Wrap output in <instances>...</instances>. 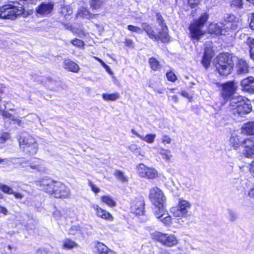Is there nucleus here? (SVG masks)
<instances>
[{"mask_svg": "<svg viewBox=\"0 0 254 254\" xmlns=\"http://www.w3.org/2000/svg\"><path fill=\"white\" fill-rule=\"evenodd\" d=\"M128 149L137 156L142 157L145 156V152L141 150L140 148L135 144H132L129 145Z\"/></svg>", "mask_w": 254, "mask_h": 254, "instance_id": "obj_31", "label": "nucleus"}, {"mask_svg": "<svg viewBox=\"0 0 254 254\" xmlns=\"http://www.w3.org/2000/svg\"><path fill=\"white\" fill-rule=\"evenodd\" d=\"M77 14L78 16L87 18H90L92 16V14L84 7H80L78 9Z\"/></svg>", "mask_w": 254, "mask_h": 254, "instance_id": "obj_34", "label": "nucleus"}, {"mask_svg": "<svg viewBox=\"0 0 254 254\" xmlns=\"http://www.w3.org/2000/svg\"><path fill=\"white\" fill-rule=\"evenodd\" d=\"M5 88V87L3 84H0V94H3L4 93Z\"/></svg>", "mask_w": 254, "mask_h": 254, "instance_id": "obj_64", "label": "nucleus"}, {"mask_svg": "<svg viewBox=\"0 0 254 254\" xmlns=\"http://www.w3.org/2000/svg\"><path fill=\"white\" fill-rule=\"evenodd\" d=\"M52 195L56 198H66L70 197V190L64 184L58 182Z\"/></svg>", "mask_w": 254, "mask_h": 254, "instance_id": "obj_12", "label": "nucleus"}, {"mask_svg": "<svg viewBox=\"0 0 254 254\" xmlns=\"http://www.w3.org/2000/svg\"><path fill=\"white\" fill-rule=\"evenodd\" d=\"M57 183L51 180H43L41 182H38L37 185L45 191L52 195Z\"/></svg>", "mask_w": 254, "mask_h": 254, "instance_id": "obj_15", "label": "nucleus"}, {"mask_svg": "<svg viewBox=\"0 0 254 254\" xmlns=\"http://www.w3.org/2000/svg\"><path fill=\"white\" fill-rule=\"evenodd\" d=\"M14 124H17L18 126H21L22 124L21 121L16 118H15L14 116H13V119H12V120Z\"/></svg>", "mask_w": 254, "mask_h": 254, "instance_id": "obj_57", "label": "nucleus"}, {"mask_svg": "<svg viewBox=\"0 0 254 254\" xmlns=\"http://www.w3.org/2000/svg\"><path fill=\"white\" fill-rule=\"evenodd\" d=\"M230 143L232 147L237 149L241 145H243V140H242L240 135L235 133H233L230 139Z\"/></svg>", "mask_w": 254, "mask_h": 254, "instance_id": "obj_26", "label": "nucleus"}, {"mask_svg": "<svg viewBox=\"0 0 254 254\" xmlns=\"http://www.w3.org/2000/svg\"><path fill=\"white\" fill-rule=\"evenodd\" d=\"M102 98L107 101H115L120 98V95L118 93L112 94L104 93L102 94Z\"/></svg>", "mask_w": 254, "mask_h": 254, "instance_id": "obj_33", "label": "nucleus"}, {"mask_svg": "<svg viewBox=\"0 0 254 254\" xmlns=\"http://www.w3.org/2000/svg\"><path fill=\"white\" fill-rule=\"evenodd\" d=\"M240 85L243 91L254 93V78L249 76L241 80Z\"/></svg>", "mask_w": 254, "mask_h": 254, "instance_id": "obj_18", "label": "nucleus"}, {"mask_svg": "<svg viewBox=\"0 0 254 254\" xmlns=\"http://www.w3.org/2000/svg\"><path fill=\"white\" fill-rule=\"evenodd\" d=\"M101 64L106 69V70L109 73H110L111 74H112L113 73L112 71L111 70L109 66L107 64H106L104 62H103L102 63H101Z\"/></svg>", "mask_w": 254, "mask_h": 254, "instance_id": "obj_55", "label": "nucleus"}, {"mask_svg": "<svg viewBox=\"0 0 254 254\" xmlns=\"http://www.w3.org/2000/svg\"><path fill=\"white\" fill-rule=\"evenodd\" d=\"M159 153L163 158L167 161H170L172 157L170 150L163 148L159 149Z\"/></svg>", "mask_w": 254, "mask_h": 254, "instance_id": "obj_36", "label": "nucleus"}, {"mask_svg": "<svg viewBox=\"0 0 254 254\" xmlns=\"http://www.w3.org/2000/svg\"><path fill=\"white\" fill-rule=\"evenodd\" d=\"M54 216L55 218L58 219L61 216V213L60 211L56 210L54 212Z\"/></svg>", "mask_w": 254, "mask_h": 254, "instance_id": "obj_62", "label": "nucleus"}, {"mask_svg": "<svg viewBox=\"0 0 254 254\" xmlns=\"http://www.w3.org/2000/svg\"><path fill=\"white\" fill-rule=\"evenodd\" d=\"M133 42L132 40L127 38L126 39L125 44L126 46L130 47L133 45Z\"/></svg>", "mask_w": 254, "mask_h": 254, "instance_id": "obj_59", "label": "nucleus"}, {"mask_svg": "<svg viewBox=\"0 0 254 254\" xmlns=\"http://www.w3.org/2000/svg\"><path fill=\"white\" fill-rule=\"evenodd\" d=\"M54 6L52 2H43L36 8V13L42 16H47L50 14Z\"/></svg>", "mask_w": 254, "mask_h": 254, "instance_id": "obj_13", "label": "nucleus"}, {"mask_svg": "<svg viewBox=\"0 0 254 254\" xmlns=\"http://www.w3.org/2000/svg\"><path fill=\"white\" fill-rule=\"evenodd\" d=\"M12 194L14 195V197L16 199H21L23 198L24 197V195L22 193L18 192H15L14 191H13V193H12Z\"/></svg>", "mask_w": 254, "mask_h": 254, "instance_id": "obj_54", "label": "nucleus"}, {"mask_svg": "<svg viewBox=\"0 0 254 254\" xmlns=\"http://www.w3.org/2000/svg\"><path fill=\"white\" fill-rule=\"evenodd\" d=\"M149 196L154 205V210L158 209L162 211L166 198L162 190L157 187H153L150 189Z\"/></svg>", "mask_w": 254, "mask_h": 254, "instance_id": "obj_9", "label": "nucleus"}, {"mask_svg": "<svg viewBox=\"0 0 254 254\" xmlns=\"http://www.w3.org/2000/svg\"><path fill=\"white\" fill-rule=\"evenodd\" d=\"M0 213H3L6 215L8 213L7 209L5 207L0 205Z\"/></svg>", "mask_w": 254, "mask_h": 254, "instance_id": "obj_58", "label": "nucleus"}, {"mask_svg": "<svg viewBox=\"0 0 254 254\" xmlns=\"http://www.w3.org/2000/svg\"><path fill=\"white\" fill-rule=\"evenodd\" d=\"M246 43L250 46L251 56L254 60V39L247 36Z\"/></svg>", "mask_w": 254, "mask_h": 254, "instance_id": "obj_40", "label": "nucleus"}, {"mask_svg": "<svg viewBox=\"0 0 254 254\" xmlns=\"http://www.w3.org/2000/svg\"><path fill=\"white\" fill-rule=\"evenodd\" d=\"M77 246L76 243L69 239H65L63 241V248L64 249L70 250Z\"/></svg>", "mask_w": 254, "mask_h": 254, "instance_id": "obj_30", "label": "nucleus"}, {"mask_svg": "<svg viewBox=\"0 0 254 254\" xmlns=\"http://www.w3.org/2000/svg\"><path fill=\"white\" fill-rule=\"evenodd\" d=\"M206 45L207 46L205 48V52L202 60V64L206 68L210 65L211 59L213 56V51L211 48V42H207Z\"/></svg>", "mask_w": 254, "mask_h": 254, "instance_id": "obj_17", "label": "nucleus"}, {"mask_svg": "<svg viewBox=\"0 0 254 254\" xmlns=\"http://www.w3.org/2000/svg\"><path fill=\"white\" fill-rule=\"evenodd\" d=\"M105 0H90V5L93 9H98L103 4Z\"/></svg>", "mask_w": 254, "mask_h": 254, "instance_id": "obj_39", "label": "nucleus"}, {"mask_svg": "<svg viewBox=\"0 0 254 254\" xmlns=\"http://www.w3.org/2000/svg\"><path fill=\"white\" fill-rule=\"evenodd\" d=\"M231 5L238 8H241L242 6V0H232Z\"/></svg>", "mask_w": 254, "mask_h": 254, "instance_id": "obj_50", "label": "nucleus"}, {"mask_svg": "<svg viewBox=\"0 0 254 254\" xmlns=\"http://www.w3.org/2000/svg\"><path fill=\"white\" fill-rule=\"evenodd\" d=\"M91 207L95 210L96 215L98 217L108 221H112L113 220L112 215L109 212L101 208L98 205L93 204L92 205Z\"/></svg>", "mask_w": 254, "mask_h": 254, "instance_id": "obj_20", "label": "nucleus"}, {"mask_svg": "<svg viewBox=\"0 0 254 254\" xmlns=\"http://www.w3.org/2000/svg\"><path fill=\"white\" fill-rule=\"evenodd\" d=\"M65 27H66V29H69L70 30H72V32L76 33L77 34H78L80 37H82L83 35H84V32L83 31H80L79 33H77L76 31H74L73 29L72 28V26L71 25L66 24L65 25Z\"/></svg>", "mask_w": 254, "mask_h": 254, "instance_id": "obj_53", "label": "nucleus"}, {"mask_svg": "<svg viewBox=\"0 0 254 254\" xmlns=\"http://www.w3.org/2000/svg\"><path fill=\"white\" fill-rule=\"evenodd\" d=\"M24 8L22 4L16 2L4 5L0 8V18L14 20L23 13Z\"/></svg>", "mask_w": 254, "mask_h": 254, "instance_id": "obj_3", "label": "nucleus"}, {"mask_svg": "<svg viewBox=\"0 0 254 254\" xmlns=\"http://www.w3.org/2000/svg\"><path fill=\"white\" fill-rule=\"evenodd\" d=\"M250 26L251 29L254 30V13H253L252 15L251 21L250 24Z\"/></svg>", "mask_w": 254, "mask_h": 254, "instance_id": "obj_60", "label": "nucleus"}, {"mask_svg": "<svg viewBox=\"0 0 254 254\" xmlns=\"http://www.w3.org/2000/svg\"><path fill=\"white\" fill-rule=\"evenodd\" d=\"M10 138V134L8 132H4L0 137V143H3Z\"/></svg>", "mask_w": 254, "mask_h": 254, "instance_id": "obj_47", "label": "nucleus"}, {"mask_svg": "<svg viewBox=\"0 0 254 254\" xmlns=\"http://www.w3.org/2000/svg\"><path fill=\"white\" fill-rule=\"evenodd\" d=\"M238 218L237 214L236 212L232 210H228V219L231 222H234Z\"/></svg>", "mask_w": 254, "mask_h": 254, "instance_id": "obj_44", "label": "nucleus"}, {"mask_svg": "<svg viewBox=\"0 0 254 254\" xmlns=\"http://www.w3.org/2000/svg\"><path fill=\"white\" fill-rule=\"evenodd\" d=\"M131 132L134 135H135L136 136L141 139L142 135L139 134L134 129H131Z\"/></svg>", "mask_w": 254, "mask_h": 254, "instance_id": "obj_61", "label": "nucleus"}, {"mask_svg": "<svg viewBox=\"0 0 254 254\" xmlns=\"http://www.w3.org/2000/svg\"><path fill=\"white\" fill-rule=\"evenodd\" d=\"M243 145L247 157H251L254 154V137H251L243 140Z\"/></svg>", "mask_w": 254, "mask_h": 254, "instance_id": "obj_19", "label": "nucleus"}, {"mask_svg": "<svg viewBox=\"0 0 254 254\" xmlns=\"http://www.w3.org/2000/svg\"><path fill=\"white\" fill-rule=\"evenodd\" d=\"M136 172L139 177L148 179L153 180L158 177V173L156 170L148 167L143 164H139L137 166Z\"/></svg>", "mask_w": 254, "mask_h": 254, "instance_id": "obj_11", "label": "nucleus"}, {"mask_svg": "<svg viewBox=\"0 0 254 254\" xmlns=\"http://www.w3.org/2000/svg\"><path fill=\"white\" fill-rule=\"evenodd\" d=\"M221 95L225 100L230 98L228 110L236 118L243 117L252 110L250 100L238 95L233 96L237 90V86L234 81H229L221 84Z\"/></svg>", "mask_w": 254, "mask_h": 254, "instance_id": "obj_1", "label": "nucleus"}, {"mask_svg": "<svg viewBox=\"0 0 254 254\" xmlns=\"http://www.w3.org/2000/svg\"><path fill=\"white\" fill-rule=\"evenodd\" d=\"M166 77L168 80L172 82H174L177 80V76L175 73L172 71L167 72L166 73Z\"/></svg>", "mask_w": 254, "mask_h": 254, "instance_id": "obj_49", "label": "nucleus"}, {"mask_svg": "<svg viewBox=\"0 0 254 254\" xmlns=\"http://www.w3.org/2000/svg\"><path fill=\"white\" fill-rule=\"evenodd\" d=\"M229 20L225 21L224 24V27L225 28L226 32L228 31L229 30H236L237 29L240 24L241 22L237 19H235L233 15L229 16Z\"/></svg>", "mask_w": 254, "mask_h": 254, "instance_id": "obj_23", "label": "nucleus"}, {"mask_svg": "<svg viewBox=\"0 0 254 254\" xmlns=\"http://www.w3.org/2000/svg\"><path fill=\"white\" fill-rule=\"evenodd\" d=\"M250 172L254 177V160L252 163L251 167L250 168Z\"/></svg>", "mask_w": 254, "mask_h": 254, "instance_id": "obj_63", "label": "nucleus"}, {"mask_svg": "<svg viewBox=\"0 0 254 254\" xmlns=\"http://www.w3.org/2000/svg\"><path fill=\"white\" fill-rule=\"evenodd\" d=\"M131 211L136 215L143 214L144 202L142 199H135L131 203Z\"/></svg>", "mask_w": 254, "mask_h": 254, "instance_id": "obj_21", "label": "nucleus"}, {"mask_svg": "<svg viewBox=\"0 0 254 254\" xmlns=\"http://www.w3.org/2000/svg\"><path fill=\"white\" fill-rule=\"evenodd\" d=\"M127 29L128 30L130 31L135 32L138 34H141L143 31L142 28H141L136 26H134L133 25H128L127 26Z\"/></svg>", "mask_w": 254, "mask_h": 254, "instance_id": "obj_43", "label": "nucleus"}, {"mask_svg": "<svg viewBox=\"0 0 254 254\" xmlns=\"http://www.w3.org/2000/svg\"><path fill=\"white\" fill-rule=\"evenodd\" d=\"M157 22L158 23V24H159V25L161 27V28L159 30L160 31H162V28H163V26H167V25L164 23V20L160 14L157 15Z\"/></svg>", "mask_w": 254, "mask_h": 254, "instance_id": "obj_48", "label": "nucleus"}, {"mask_svg": "<svg viewBox=\"0 0 254 254\" xmlns=\"http://www.w3.org/2000/svg\"><path fill=\"white\" fill-rule=\"evenodd\" d=\"M163 210H154V215L165 225H169L172 223V217L165 210V207H162Z\"/></svg>", "mask_w": 254, "mask_h": 254, "instance_id": "obj_16", "label": "nucleus"}, {"mask_svg": "<svg viewBox=\"0 0 254 254\" xmlns=\"http://www.w3.org/2000/svg\"><path fill=\"white\" fill-rule=\"evenodd\" d=\"M141 27L143 30L146 32L150 39L155 41L161 40L163 42L169 41L168 30L167 26H163L162 31L158 29L157 33L155 32L153 28L146 23H143Z\"/></svg>", "mask_w": 254, "mask_h": 254, "instance_id": "obj_7", "label": "nucleus"}, {"mask_svg": "<svg viewBox=\"0 0 254 254\" xmlns=\"http://www.w3.org/2000/svg\"><path fill=\"white\" fill-rule=\"evenodd\" d=\"M73 45L79 48H82L84 46V42L79 39H75L71 41Z\"/></svg>", "mask_w": 254, "mask_h": 254, "instance_id": "obj_45", "label": "nucleus"}, {"mask_svg": "<svg viewBox=\"0 0 254 254\" xmlns=\"http://www.w3.org/2000/svg\"><path fill=\"white\" fill-rule=\"evenodd\" d=\"M89 186L90 187L92 190L95 193H97L100 191V189L93 184L91 181L89 182Z\"/></svg>", "mask_w": 254, "mask_h": 254, "instance_id": "obj_51", "label": "nucleus"}, {"mask_svg": "<svg viewBox=\"0 0 254 254\" xmlns=\"http://www.w3.org/2000/svg\"><path fill=\"white\" fill-rule=\"evenodd\" d=\"M72 9L69 5H63L61 7L59 13L61 18L66 19L72 13Z\"/></svg>", "mask_w": 254, "mask_h": 254, "instance_id": "obj_28", "label": "nucleus"}, {"mask_svg": "<svg viewBox=\"0 0 254 254\" xmlns=\"http://www.w3.org/2000/svg\"><path fill=\"white\" fill-rule=\"evenodd\" d=\"M149 64L151 69L154 71L159 70L161 67L159 62L153 57L149 59Z\"/></svg>", "mask_w": 254, "mask_h": 254, "instance_id": "obj_35", "label": "nucleus"}, {"mask_svg": "<svg viewBox=\"0 0 254 254\" xmlns=\"http://www.w3.org/2000/svg\"><path fill=\"white\" fill-rule=\"evenodd\" d=\"M208 15L206 13H202L199 18L194 20L189 26V30L190 37L192 39L199 40L202 36L204 34V32L202 30V28L207 21Z\"/></svg>", "mask_w": 254, "mask_h": 254, "instance_id": "obj_4", "label": "nucleus"}, {"mask_svg": "<svg viewBox=\"0 0 254 254\" xmlns=\"http://www.w3.org/2000/svg\"><path fill=\"white\" fill-rule=\"evenodd\" d=\"M151 238L162 246L167 247L176 246L179 243L178 239L174 234L164 233L159 231L152 233Z\"/></svg>", "mask_w": 254, "mask_h": 254, "instance_id": "obj_5", "label": "nucleus"}, {"mask_svg": "<svg viewBox=\"0 0 254 254\" xmlns=\"http://www.w3.org/2000/svg\"><path fill=\"white\" fill-rule=\"evenodd\" d=\"M216 71L222 76L230 74L233 68L234 64L232 56L227 53H222L214 60Z\"/></svg>", "mask_w": 254, "mask_h": 254, "instance_id": "obj_2", "label": "nucleus"}, {"mask_svg": "<svg viewBox=\"0 0 254 254\" xmlns=\"http://www.w3.org/2000/svg\"><path fill=\"white\" fill-rule=\"evenodd\" d=\"M64 65L65 69L73 72L77 73L80 69L79 65L76 63L69 60H64Z\"/></svg>", "mask_w": 254, "mask_h": 254, "instance_id": "obj_25", "label": "nucleus"}, {"mask_svg": "<svg viewBox=\"0 0 254 254\" xmlns=\"http://www.w3.org/2000/svg\"><path fill=\"white\" fill-rule=\"evenodd\" d=\"M27 163H21V165L22 167H25L27 170H29V168H30L32 170L40 172H43L46 171V168L44 165V162L38 158H35L29 165H27Z\"/></svg>", "mask_w": 254, "mask_h": 254, "instance_id": "obj_14", "label": "nucleus"}, {"mask_svg": "<svg viewBox=\"0 0 254 254\" xmlns=\"http://www.w3.org/2000/svg\"><path fill=\"white\" fill-rule=\"evenodd\" d=\"M0 112L1 113V115H2L3 120H4L7 119L12 120V119H13V116L9 113L7 111H5V110L1 111Z\"/></svg>", "mask_w": 254, "mask_h": 254, "instance_id": "obj_46", "label": "nucleus"}, {"mask_svg": "<svg viewBox=\"0 0 254 254\" xmlns=\"http://www.w3.org/2000/svg\"><path fill=\"white\" fill-rule=\"evenodd\" d=\"M162 142L164 144H170L171 142V138L168 135H163L162 137Z\"/></svg>", "mask_w": 254, "mask_h": 254, "instance_id": "obj_52", "label": "nucleus"}, {"mask_svg": "<svg viewBox=\"0 0 254 254\" xmlns=\"http://www.w3.org/2000/svg\"><path fill=\"white\" fill-rule=\"evenodd\" d=\"M188 2L190 6H193L198 3L199 0H188Z\"/></svg>", "mask_w": 254, "mask_h": 254, "instance_id": "obj_56", "label": "nucleus"}, {"mask_svg": "<svg viewBox=\"0 0 254 254\" xmlns=\"http://www.w3.org/2000/svg\"><path fill=\"white\" fill-rule=\"evenodd\" d=\"M101 201L110 207L115 206L116 203L115 201L109 195H104L101 197Z\"/></svg>", "mask_w": 254, "mask_h": 254, "instance_id": "obj_32", "label": "nucleus"}, {"mask_svg": "<svg viewBox=\"0 0 254 254\" xmlns=\"http://www.w3.org/2000/svg\"><path fill=\"white\" fill-rule=\"evenodd\" d=\"M110 249L102 243H97L95 246V254H106Z\"/></svg>", "mask_w": 254, "mask_h": 254, "instance_id": "obj_29", "label": "nucleus"}, {"mask_svg": "<svg viewBox=\"0 0 254 254\" xmlns=\"http://www.w3.org/2000/svg\"><path fill=\"white\" fill-rule=\"evenodd\" d=\"M155 137V134H148L145 136H142L141 139L148 143H152L154 141Z\"/></svg>", "mask_w": 254, "mask_h": 254, "instance_id": "obj_42", "label": "nucleus"}, {"mask_svg": "<svg viewBox=\"0 0 254 254\" xmlns=\"http://www.w3.org/2000/svg\"><path fill=\"white\" fill-rule=\"evenodd\" d=\"M241 131L244 134L254 135V121L244 124L241 127Z\"/></svg>", "mask_w": 254, "mask_h": 254, "instance_id": "obj_27", "label": "nucleus"}, {"mask_svg": "<svg viewBox=\"0 0 254 254\" xmlns=\"http://www.w3.org/2000/svg\"><path fill=\"white\" fill-rule=\"evenodd\" d=\"M190 206L189 201L180 198L177 205L172 207L170 212L175 217L185 218L190 215L189 212Z\"/></svg>", "mask_w": 254, "mask_h": 254, "instance_id": "obj_10", "label": "nucleus"}, {"mask_svg": "<svg viewBox=\"0 0 254 254\" xmlns=\"http://www.w3.org/2000/svg\"><path fill=\"white\" fill-rule=\"evenodd\" d=\"M19 147L26 154L29 155L36 154L38 150V145L36 139L28 135L21 136L18 139Z\"/></svg>", "mask_w": 254, "mask_h": 254, "instance_id": "obj_6", "label": "nucleus"}, {"mask_svg": "<svg viewBox=\"0 0 254 254\" xmlns=\"http://www.w3.org/2000/svg\"><path fill=\"white\" fill-rule=\"evenodd\" d=\"M68 233L70 235H81L82 234L80 227L78 225H73L68 230Z\"/></svg>", "mask_w": 254, "mask_h": 254, "instance_id": "obj_37", "label": "nucleus"}, {"mask_svg": "<svg viewBox=\"0 0 254 254\" xmlns=\"http://www.w3.org/2000/svg\"><path fill=\"white\" fill-rule=\"evenodd\" d=\"M236 72L238 74H244L249 72V65L246 61L240 59L236 65Z\"/></svg>", "mask_w": 254, "mask_h": 254, "instance_id": "obj_24", "label": "nucleus"}, {"mask_svg": "<svg viewBox=\"0 0 254 254\" xmlns=\"http://www.w3.org/2000/svg\"><path fill=\"white\" fill-rule=\"evenodd\" d=\"M0 190L3 192L8 194H12L14 191L12 188L4 184H0Z\"/></svg>", "mask_w": 254, "mask_h": 254, "instance_id": "obj_41", "label": "nucleus"}, {"mask_svg": "<svg viewBox=\"0 0 254 254\" xmlns=\"http://www.w3.org/2000/svg\"><path fill=\"white\" fill-rule=\"evenodd\" d=\"M224 24V23H211L208 27V32L216 35H226V32Z\"/></svg>", "mask_w": 254, "mask_h": 254, "instance_id": "obj_22", "label": "nucleus"}, {"mask_svg": "<svg viewBox=\"0 0 254 254\" xmlns=\"http://www.w3.org/2000/svg\"><path fill=\"white\" fill-rule=\"evenodd\" d=\"M114 175L118 178V180L121 181L122 183L127 182L128 181L127 177L125 174L120 171L117 170L114 173Z\"/></svg>", "mask_w": 254, "mask_h": 254, "instance_id": "obj_38", "label": "nucleus"}, {"mask_svg": "<svg viewBox=\"0 0 254 254\" xmlns=\"http://www.w3.org/2000/svg\"><path fill=\"white\" fill-rule=\"evenodd\" d=\"M141 27L143 30L146 32L150 39L155 41L161 40L163 42L169 41L168 30L167 26H163L162 31L158 29L157 33L155 32L153 28L146 23H143Z\"/></svg>", "mask_w": 254, "mask_h": 254, "instance_id": "obj_8", "label": "nucleus"}]
</instances>
